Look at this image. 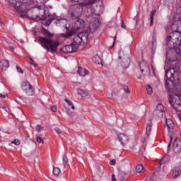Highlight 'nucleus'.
I'll return each instance as SVG.
<instances>
[{
    "instance_id": "nucleus-40",
    "label": "nucleus",
    "mask_w": 181,
    "mask_h": 181,
    "mask_svg": "<svg viewBox=\"0 0 181 181\" xmlns=\"http://www.w3.org/2000/svg\"><path fill=\"white\" fill-rule=\"evenodd\" d=\"M37 9L38 11H41V9H44V12H46V10L45 9V6H36Z\"/></svg>"
},
{
    "instance_id": "nucleus-55",
    "label": "nucleus",
    "mask_w": 181,
    "mask_h": 181,
    "mask_svg": "<svg viewBox=\"0 0 181 181\" xmlns=\"http://www.w3.org/2000/svg\"><path fill=\"white\" fill-rule=\"evenodd\" d=\"M4 110L6 111V112H9V109H8L6 107V109H4Z\"/></svg>"
},
{
    "instance_id": "nucleus-9",
    "label": "nucleus",
    "mask_w": 181,
    "mask_h": 181,
    "mask_svg": "<svg viewBox=\"0 0 181 181\" xmlns=\"http://www.w3.org/2000/svg\"><path fill=\"white\" fill-rule=\"evenodd\" d=\"M22 89L27 95H33L35 94V88L28 81L23 82L21 85Z\"/></svg>"
},
{
    "instance_id": "nucleus-20",
    "label": "nucleus",
    "mask_w": 181,
    "mask_h": 181,
    "mask_svg": "<svg viewBox=\"0 0 181 181\" xmlns=\"http://www.w3.org/2000/svg\"><path fill=\"white\" fill-rule=\"evenodd\" d=\"M78 94L81 95V97H88L89 93L87 90H85L83 89H78Z\"/></svg>"
},
{
    "instance_id": "nucleus-23",
    "label": "nucleus",
    "mask_w": 181,
    "mask_h": 181,
    "mask_svg": "<svg viewBox=\"0 0 181 181\" xmlns=\"http://www.w3.org/2000/svg\"><path fill=\"white\" fill-rule=\"evenodd\" d=\"M155 13H156V10H153L150 13V26H153V16H155Z\"/></svg>"
},
{
    "instance_id": "nucleus-53",
    "label": "nucleus",
    "mask_w": 181,
    "mask_h": 181,
    "mask_svg": "<svg viewBox=\"0 0 181 181\" xmlns=\"http://www.w3.org/2000/svg\"><path fill=\"white\" fill-rule=\"evenodd\" d=\"M122 28H123V29H125L126 28L125 23L124 22L122 23Z\"/></svg>"
},
{
    "instance_id": "nucleus-58",
    "label": "nucleus",
    "mask_w": 181,
    "mask_h": 181,
    "mask_svg": "<svg viewBox=\"0 0 181 181\" xmlns=\"http://www.w3.org/2000/svg\"><path fill=\"white\" fill-rule=\"evenodd\" d=\"M1 108H3V110H6V107L5 106L1 107Z\"/></svg>"
},
{
    "instance_id": "nucleus-43",
    "label": "nucleus",
    "mask_w": 181,
    "mask_h": 181,
    "mask_svg": "<svg viewBox=\"0 0 181 181\" xmlns=\"http://www.w3.org/2000/svg\"><path fill=\"white\" fill-rule=\"evenodd\" d=\"M172 141H173V137H172V135H170V143L168 144V148H170V146L172 145Z\"/></svg>"
},
{
    "instance_id": "nucleus-10",
    "label": "nucleus",
    "mask_w": 181,
    "mask_h": 181,
    "mask_svg": "<svg viewBox=\"0 0 181 181\" xmlns=\"http://www.w3.org/2000/svg\"><path fill=\"white\" fill-rule=\"evenodd\" d=\"M54 20V18L52 15H44L42 17V25H45V26H49L50 23H52V21Z\"/></svg>"
},
{
    "instance_id": "nucleus-25",
    "label": "nucleus",
    "mask_w": 181,
    "mask_h": 181,
    "mask_svg": "<svg viewBox=\"0 0 181 181\" xmlns=\"http://www.w3.org/2000/svg\"><path fill=\"white\" fill-rule=\"evenodd\" d=\"M165 122L168 129H172V128H173L174 124H173V121H172V119H166Z\"/></svg>"
},
{
    "instance_id": "nucleus-27",
    "label": "nucleus",
    "mask_w": 181,
    "mask_h": 181,
    "mask_svg": "<svg viewBox=\"0 0 181 181\" xmlns=\"http://www.w3.org/2000/svg\"><path fill=\"white\" fill-rule=\"evenodd\" d=\"M61 170L60 168H57V167H54L53 168V175H54V176H59L61 173Z\"/></svg>"
},
{
    "instance_id": "nucleus-13",
    "label": "nucleus",
    "mask_w": 181,
    "mask_h": 181,
    "mask_svg": "<svg viewBox=\"0 0 181 181\" xmlns=\"http://www.w3.org/2000/svg\"><path fill=\"white\" fill-rule=\"evenodd\" d=\"M173 151L175 153H180L181 152V140L176 138L173 143Z\"/></svg>"
},
{
    "instance_id": "nucleus-11",
    "label": "nucleus",
    "mask_w": 181,
    "mask_h": 181,
    "mask_svg": "<svg viewBox=\"0 0 181 181\" xmlns=\"http://www.w3.org/2000/svg\"><path fill=\"white\" fill-rule=\"evenodd\" d=\"M118 140L123 146H125L129 141V137H128V135L121 133L118 135Z\"/></svg>"
},
{
    "instance_id": "nucleus-14",
    "label": "nucleus",
    "mask_w": 181,
    "mask_h": 181,
    "mask_svg": "<svg viewBox=\"0 0 181 181\" xmlns=\"http://www.w3.org/2000/svg\"><path fill=\"white\" fill-rule=\"evenodd\" d=\"M139 67L141 70V73H144V71H148L149 70V67L148 66V63L145 61H142L139 64Z\"/></svg>"
},
{
    "instance_id": "nucleus-38",
    "label": "nucleus",
    "mask_w": 181,
    "mask_h": 181,
    "mask_svg": "<svg viewBox=\"0 0 181 181\" xmlns=\"http://www.w3.org/2000/svg\"><path fill=\"white\" fill-rule=\"evenodd\" d=\"M124 91L127 93V94H129L131 91L129 90V88L128 86H125L123 87Z\"/></svg>"
},
{
    "instance_id": "nucleus-3",
    "label": "nucleus",
    "mask_w": 181,
    "mask_h": 181,
    "mask_svg": "<svg viewBox=\"0 0 181 181\" xmlns=\"http://www.w3.org/2000/svg\"><path fill=\"white\" fill-rule=\"evenodd\" d=\"M8 2L21 18L26 16L29 11V6L32 5V0H8Z\"/></svg>"
},
{
    "instance_id": "nucleus-44",
    "label": "nucleus",
    "mask_w": 181,
    "mask_h": 181,
    "mask_svg": "<svg viewBox=\"0 0 181 181\" xmlns=\"http://www.w3.org/2000/svg\"><path fill=\"white\" fill-rule=\"evenodd\" d=\"M66 20H64V19H59V20H57V22H56V23H66Z\"/></svg>"
},
{
    "instance_id": "nucleus-49",
    "label": "nucleus",
    "mask_w": 181,
    "mask_h": 181,
    "mask_svg": "<svg viewBox=\"0 0 181 181\" xmlns=\"http://www.w3.org/2000/svg\"><path fill=\"white\" fill-rule=\"evenodd\" d=\"M110 165H111L112 166H115V160H111L110 161Z\"/></svg>"
},
{
    "instance_id": "nucleus-26",
    "label": "nucleus",
    "mask_w": 181,
    "mask_h": 181,
    "mask_svg": "<svg viewBox=\"0 0 181 181\" xmlns=\"http://www.w3.org/2000/svg\"><path fill=\"white\" fill-rule=\"evenodd\" d=\"M153 115L156 118H162V117H163V112L156 110L153 112Z\"/></svg>"
},
{
    "instance_id": "nucleus-8",
    "label": "nucleus",
    "mask_w": 181,
    "mask_h": 181,
    "mask_svg": "<svg viewBox=\"0 0 181 181\" xmlns=\"http://www.w3.org/2000/svg\"><path fill=\"white\" fill-rule=\"evenodd\" d=\"M118 63H119L124 70H127V69L129 67V64H131V59L128 55L125 54L124 52L121 51L119 53Z\"/></svg>"
},
{
    "instance_id": "nucleus-57",
    "label": "nucleus",
    "mask_w": 181,
    "mask_h": 181,
    "mask_svg": "<svg viewBox=\"0 0 181 181\" xmlns=\"http://www.w3.org/2000/svg\"><path fill=\"white\" fill-rule=\"evenodd\" d=\"M115 40H117V35H115V37L114 38V42H115Z\"/></svg>"
},
{
    "instance_id": "nucleus-1",
    "label": "nucleus",
    "mask_w": 181,
    "mask_h": 181,
    "mask_svg": "<svg viewBox=\"0 0 181 181\" xmlns=\"http://www.w3.org/2000/svg\"><path fill=\"white\" fill-rule=\"evenodd\" d=\"M165 88L170 93L168 98L169 103L177 112H181V92H177L175 83L180 81L179 72L175 68H170L165 71Z\"/></svg>"
},
{
    "instance_id": "nucleus-24",
    "label": "nucleus",
    "mask_w": 181,
    "mask_h": 181,
    "mask_svg": "<svg viewBox=\"0 0 181 181\" xmlns=\"http://www.w3.org/2000/svg\"><path fill=\"white\" fill-rule=\"evenodd\" d=\"M42 33L45 36H47V37H53V34H51L49 30H46V28H42Z\"/></svg>"
},
{
    "instance_id": "nucleus-29",
    "label": "nucleus",
    "mask_w": 181,
    "mask_h": 181,
    "mask_svg": "<svg viewBox=\"0 0 181 181\" xmlns=\"http://www.w3.org/2000/svg\"><path fill=\"white\" fill-rule=\"evenodd\" d=\"M146 88L147 90V94H148V95H152V93H153V90L152 89V86H151L150 85H147L146 86Z\"/></svg>"
},
{
    "instance_id": "nucleus-51",
    "label": "nucleus",
    "mask_w": 181,
    "mask_h": 181,
    "mask_svg": "<svg viewBox=\"0 0 181 181\" xmlns=\"http://www.w3.org/2000/svg\"><path fill=\"white\" fill-rule=\"evenodd\" d=\"M72 2H86V0H71Z\"/></svg>"
},
{
    "instance_id": "nucleus-15",
    "label": "nucleus",
    "mask_w": 181,
    "mask_h": 181,
    "mask_svg": "<svg viewBox=\"0 0 181 181\" xmlns=\"http://www.w3.org/2000/svg\"><path fill=\"white\" fill-rule=\"evenodd\" d=\"M90 28H93L94 29H97L98 26H100V23L98 22V18H95L94 20H91L89 24Z\"/></svg>"
},
{
    "instance_id": "nucleus-4",
    "label": "nucleus",
    "mask_w": 181,
    "mask_h": 181,
    "mask_svg": "<svg viewBox=\"0 0 181 181\" xmlns=\"http://www.w3.org/2000/svg\"><path fill=\"white\" fill-rule=\"evenodd\" d=\"M87 5H90V2H81L71 6L69 8L70 18L74 21L78 19L83 15V6H87Z\"/></svg>"
},
{
    "instance_id": "nucleus-52",
    "label": "nucleus",
    "mask_w": 181,
    "mask_h": 181,
    "mask_svg": "<svg viewBox=\"0 0 181 181\" xmlns=\"http://www.w3.org/2000/svg\"><path fill=\"white\" fill-rule=\"evenodd\" d=\"M112 181H117V178H115V175H112Z\"/></svg>"
},
{
    "instance_id": "nucleus-19",
    "label": "nucleus",
    "mask_w": 181,
    "mask_h": 181,
    "mask_svg": "<svg viewBox=\"0 0 181 181\" xmlns=\"http://www.w3.org/2000/svg\"><path fill=\"white\" fill-rule=\"evenodd\" d=\"M151 131H152V120H150L147 124L146 129V134L147 136H149V135H151Z\"/></svg>"
},
{
    "instance_id": "nucleus-30",
    "label": "nucleus",
    "mask_w": 181,
    "mask_h": 181,
    "mask_svg": "<svg viewBox=\"0 0 181 181\" xmlns=\"http://www.w3.org/2000/svg\"><path fill=\"white\" fill-rule=\"evenodd\" d=\"M142 170H144V165H138L136 167V172H137V173H142Z\"/></svg>"
},
{
    "instance_id": "nucleus-42",
    "label": "nucleus",
    "mask_w": 181,
    "mask_h": 181,
    "mask_svg": "<svg viewBox=\"0 0 181 181\" xmlns=\"http://www.w3.org/2000/svg\"><path fill=\"white\" fill-rule=\"evenodd\" d=\"M16 69H17V71L18 73H21V74H23V70H22V69L21 67H19L18 66H16Z\"/></svg>"
},
{
    "instance_id": "nucleus-21",
    "label": "nucleus",
    "mask_w": 181,
    "mask_h": 181,
    "mask_svg": "<svg viewBox=\"0 0 181 181\" xmlns=\"http://www.w3.org/2000/svg\"><path fill=\"white\" fill-rule=\"evenodd\" d=\"M170 159V157H169L168 155L165 156L162 160L160 161V165H159V168H160V166H162V165L165 164V163H168V162H169Z\"/></svg>"
},
{
    "instance_id": "nucleus-28",
    "label": "nucleus",
    "mask_w": 181,
    "mask_h": 181,
    "mask_svg": "<svg viewBox=\"0 0 181 181\" xmlns=\"http://www.w3.org/2000/svg\"><path fill=\"white\" fill-rule=\"evenodd\" d=\"M157 111H160L161 112H164L165 111V107H163V105L162 104H158L157 105V107L156 109Z\"/></svg>"
},
{
    "instance_id": "nucleus-16",
    "label": "nucleus",
    "mask_w": 181,
    "mask_h": 181,
    "mask_svg": "<svg viewBox=\"0 0 181 181\" xmlns=\"http://www.w3.org/2000/svg\"><path fill=\"white\" fill-rule=\"evenodd\" d=\"M77 73L81 77H85V76H87L88 74V71H87V69L84 68H82L81 66H79L78 69Z\"/></svg>"
},
{
    "instance_id": "nucleus-41",
    "label": "nucleus",
    "mask_w": 181,
    "mask_h": 181,
    "mask_svg": "<svg viewBox=\"0 0 181 181\" xmlns=\"http://www.w3.org/2000/svg\"><path fill=\"white\" fill-rule=\"evenodd\" d=\"M35 129L37 132H40V129H43V127H42V126L38 124L36 126Z\"/></svg>"
},
{
    "instance_id": "nucleus-56",
    "label": "nucleus",
    "mask_w": 181,
    "mask_h": 181,
    "mask_svg": "<svg viewBox=\"0 0 181 181\" xmlns=\"http://www.w3.org/2000/svg\"><path fill=\"white\" fill-rule=\"evenodd\" d=\"M137 78L139 80H141V78H142V76L139 75Z\"/></svg>"
},
{
    "instance_id": "nucleus-6",
    "label": "nucleus",
    "mask_w": 181,
    "mask_h": 181,
    "mask_svg": "<svg viewBox=\"0 0 181 181\" xmlns=\"http://www.w3.org/2000/svg\"><path fill=\"white\" fill-rule=\"evenodd\" d=\"M39 42L44 49L51 53L57 52V47H59V42L43 37H39Z\"/></svg>"
},
{
    "instance_id": "nucleus-47",
    "label": "nucleus",
    "mask_w": 181,
    "mask_h": 181,
    "mask_svg": "<svg viewBox=\"0 0 181 181\" xmlns=\"http://www.w3.org/2000/svg\"><path fill=\"white\" fill-rule=\"evenodd\" d=\"M54 131L57 132V134H61L62 133V131L60 130V129L59 127H55Z\"/></svg>"
},
{
    "instance_id": "nucleus-22",
    "label": "nucleus",
    "mask_w": 181,
    "mask_h": 181,
    "mask_svg": "<svg viewBox=\"0 0 181 181\" xmlns=\"http://www.w3.org/2000/svg\"><path fill=\"white\" fill-rule=\"evenodd\" d=\"M62 160H63V166L64 169H66L67 165H69V159L67 158V156L66 155V153H64L62 156Z\"/></svg>"
},
{
    "instance_id": "nucleus-59",
    "label": "nucleus",
    "mask_w": 181,
    "mask_h": 181,
    "mask_svg": "<svg viewBox=\"0 0 181 181\" xmlns=\"http://www.w3.org/2000/svg\"><path fill=\"white\" fill-rule=\"evenodd\" d=\"M0 23H2V21H1V20H0Z\"/></svg>"
},
{
    "instance_id": "nucleus-35",
    "label": "nucleus",
    "mask_w": 181,
    "mask_h": 181,
    "mask_svg": "<svg viewBox=\"0 0 181 181\" xmlns=\"http://www.w3.org/2000/svg\"><path fill=\"white\" fill-rule=\"evenodd\" d=\"M11 144L16 145V146H19V145H21V141L18 139H14L13 141H11Z\"/></svg>"
},
{
    "instance_id": "nucleus-46",
    "label": "nucleus",
    "mask_w": 181,
    "mask_h": 181,
    "mask_svg": "<svg viewBox=\"0 0 181 181\" xmlns=\"http://www.w3.org/2000/svg\"><path fill=\"white\" fill-rule=\"evenodd\" d=\"M50 110L53 111V112H57V107H56V106H52Z\"/></svg>"
},
{
    "instance_id": "nucleus-31",
    "label": "nucleus",
    "mask_w": 181,
    "mask_h": 181,
    "mask_svg": "<svg viewBox=\"0 0 181 181\" xmlns=\"http://www.w3.org/2000/svg\"><path fill=\"white\" fill-rule=\"evenodd\" d=\"M65 101L69 107H71V108L73 110H76V107H74V105L73 104V102L69 100V99H65Z\"/></svg>"
},
{
    "instance_id": "nucleus-33",
    "label": "nucleus",
    "mask_w": 181,
    "mask_h": 181,
    "mask_svg": "<svg viewBox=\"0 0 181 181\" xmlns=\"http://www.w3.org/2000/svg\"><path fill=\"white\" fill-rule=\"evenodd\" d=\"M36 140H37V142H38V144H44L45 143V141H43V139L39 136H37L36 137Z\"/></svg>"
},
{
    "instance_id": "nucleus-37",
    "label": "nucleus",
    "mask_w": 181,
    "mask_h": 181,
    "mask_svg": "<svg viewBox=\"0 0 181 181\" xmlns=\"http://www.w3.org/2000/svg\"><path fill=\"white\" fill-rule=\"evenodd\" d=\"M95 59L97 61H95V63H96V64H101L102 61H101V58H100L98 56L95 57Z\"/></svg>"
},
{
    "instance_id": "nucleus-45",
    "label": "nucleus",
    "mask_w": 181,
    "mask_h": 181,
    "mask_svg": "<svg viewBox=\"0 0 181 181\" xmlns=\"http://www.w3.org/2000/svg\"><path fill=\"white\" fill-rule=\"evenodd\" d=\"M155 42H156V34H155V33L153 35V45H155Z\"/></svg>"
},
{
    "instance_id": "nucleus-2",
    "label": "nucleus",
    "mask_w": 181,
    "mask_h": 181,
    "mask_svg": "<svg viewBox=\"0 0 181 181\" xmlns=\"http://www.w3.org/2000/svg\"><path fill=\"white\" fill-rule=\"evenodd\" d=\"M172 30V35L167 37V46L171 50H175L177 54H181V20H176L168 27Z\"/></svg>"
},
{
    "instance_id": "nucleus-5",
    "label": "nucleus",
    "mask_w": 181,
    "mask_h": 181,
    "mask_svg": "<svg viewBox=\"0 0 181 181\" xmlns=\"http://www.w3.org/2000/svg\"><path fill=\"white\" fill-rule=\"evenodd\" d=\"M76 21L75 22L73 29L70 30L69 27H65L66 31V33L61 34L62 37H64V39H69V37H71V36L76 35V32H77V30H80V29H83V28H84V21H83V19L78 18H76Z\"/></svg>"
},
{
    "instance_id": "nucleus-34",
    "label": "nucleus",
    "mask_w": 181,
    "mask_h": 181,
    "mask_svg": "<svg viewBox=\"0 0 181 181\" xmlns=\"http://www.w3.org/2000/svg\"><path fill=\"white\" fill-rule=\"evenodd\" d=\"M16 112L17 114H21V115H23V110H22V109H21V107H16Z\"/></svg>"
},
{
    "instance_id": "nucleus-54",
    "label": "nucleus",
    "mask_w": 181,
    "mask_h": 181,
    "mask_svg": "<svg viewBox=\"0 0 181 181\" xmlns=\"http://www.w3.org/2000/svg\"><path fill=\"white\" fill-rule=\"evenodd\" d=\"M0 98H5V95L0 93Z\"/></svg>"
},
{
    "instance_id": "nucleus-17",
    "label": "nucleus",
    "mask_w": 181,
    "mask_h": 181,
    "mask_svg": "<svg viewBox=\"0 0 181 181\" xmlns=\"http://www.w3.org/2000/svg\"><path fill=\"white\" fill-rule=\"evenodd\" d=\"M180 171V165H176L173 169V177L174 179H176L177 176H179V172Z\"/></svg>"
},
{
    "instance_id": "nucleus-50",
    "label": "nucleus",
    "mask_w": 181,
    "mask_h": 181,
    "mask_svg": "<svg viewBox=\"0 0 181 181\" xmlns=\"http://www.w3.org/2000/svg\"><path fill=\"white\" fill-rule=\"evenodd\" d=\"M156 180H155V178H152V177H148L146 179L145 181H156Z\"/></svg>"
},
{
    "instance_id": "nucleus-32",
    "label": "nucleus",
    "mask_w": 181,
    "mask_h": 181,
    "mask_svg": "<svg viewBox=\"0 0 181 181\" xmlns=\"http://www.w3.org/2000/svg\"><path fill=\"white\" fill-rule=\"evenodd\" d=\"M92 16H100V13L97 12L95 8H91Z\"/></svg>"
},
{
    "instance_id": "nucleus-7",
    "label": "nucleus",
    "mask_w": 181,
    "mask_h": 181,
    "mask_svg": "<svg viewBox=\"0 0 181 181\" xmlns=\"http://www.w3.org/2000/svg\"><path fill=\"white\" fill-rule=\"evenodd\" d=\"M88 42V33L83 32L80 33L78 35H76L72 41V46L75 47V49H78L82 43L85 45Z\"/></svg>"
},
{
    "instance_id": "nucleus-12",
    "label": "nucleus",
    "mask_w": 181,
    "mask_h": 181,
    "mask_svg": "<svg viewBox=\"0 0 181 181\" xmlns=\"http://www.w3.org/2000/svg\"><path fill=\"white\" fill-rule=\"evenodd\" d=\"M76 47H74L73 44H71L70 45H66L65 47L61 48V52L62 53H73L74 52L77 51V48H75Z\"/></svg>"
},
{
    "instance_id": "nucleus-36",
    "label": "nucleus",
    "mask_w": 181,
    "mask_h": 181,
    "mask_svg": "<svg viewBox=\"0 0 181 181\" xmlns=\"http://www.w3.org/2000/svg\"><path fill=\"white\" fill-rule=\"evenodd\" d=\"M66 110L67 111L68 115H69L71 118H73V117H74V112H70V110L67 109V107H66Z\"/></svg>"
},
{
    "instance_id": "nucleus-18",
    "label": "nucleus",
    "mask_w": 181,
    "mask_h": 181,
    "mask_svg": "<svg viewBox=\"0 0 181 181\" xmlns=\"http://www.w3.org/2000/svg\"><path fill=\"white\" fill-rule=\"evenodd\" d=\"M1 64L2 65L1 71H5V70L9 68V62L8 60H2Z\"/></svg>"
},
{
    "instance_id": "nucleus-39",
    "label": "nucleus",
    "mask_w": 181,
    "mask_h": 181,
    "mask_svg": "<svg viewBox=\"0 0 181 181\" xmlns=\"http://www.w3.org/2000/svg\"><path fill=\"white\" fill-rule=\"evenodd\" d=\"M30 64H31V66H33V67H35L36 69V67H37V64H35V62H33V59H32V58H30Z\"/></svg>"
},
{
    "instance_id": "nucleus-48",
    "label": "nucleus",
    "mask_w": 181,
    "mask_h": 181,
    "mask_svg": "<svg viewBox=\"0 0 181 181\" xmlns=\"http://www.w3.org/2000/svg\"><path fill=\"white\" fill-rule=\"evenodd\" d=\"M83 2H89V5H91V4H94L95 2V0H85Z\"/></svg>"
}]
</instances>
